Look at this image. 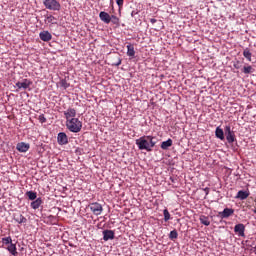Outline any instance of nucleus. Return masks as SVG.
I'll list each match as a JSON object with an SVG mask.
<instances>
[{"mask_svg": "<svg viewBox=\"0 0 256 256\" xmlns=\"http://www.w3.org/2000/svg\"><path fill=\"white\" fill-rule=\"evenodd\" d=\"M110 23H112L113 25H117V27H119V17L115 16V15H111L110 16Z\"/></svg>", "mask_w": 256, "mask_h": 256, "instance_id": "nucleus-24", "label": "nucleus"}, {"mask_svg": "<svg viewBox=\"0 0 256 256\" xmlns=\"http://www.w3.org/2000/svg\"><path fill=\"white\" fill-rule=\"evenodd\" d=\"M253 71H255L253 69V66H244V68H243V73H245V75H249V74L253 73Z\"/></svg>", "mask_w": 256, "mask_h": 256, "instance_id": "nucleus-26", "label": "nucleus"}, {"mask_svg": "<svg viewBox=\"0 0 256 256\" xmlns=\"http://www.w3.org/2000/svg\"><path fill=\"white\" fill-rule=\"evenodd\" d=\"M16 149L19 153H27L30 149V145L25 142H20L17 144Z\"/></svg>", "mask_w": 256, "mask_h": 256, "instance_id": "nucleus-9", "label": "nucleus"}, {"mask_svg": "<svg viewBox=\"0 0 256 256\" xmlns=\"http://www.w3.org/2000/svg\"><path fill=\"white\" fill-rule=\"evenodd\" d=\"M234 68L241 69V62L237 61L236 63H234Z\"/></svg>", "mask_w": 256, "mask_h": 256, "instance_id": "nucleus-34", "label": "nucleus"}, {"mask_svg": "<svg viewBox=\"0 0 256 256\" xmlns=\"http://www.w3.org/2000/svg\"><path fill=\"white\" fill-rule=\"evenodd\" d=\"M127 56L128 57H135V46L133 44H128L127 46Z\"/></svg>", "mask_w": 256, "mask_h": 256, "instance_id": "nucleus-18", "label": "nucleus"}, {"mask_svg": "<svg viewBox=\"0 0 256 256\" xmlns=\"http://www.w3.org/2000/svg\"><path fill=\"white\" fill-rule=\"evenodd\" d=\"M172 145H173V140L168 139L161 143V149H163L164 151H167V149H169V147H171Z\"/></svg>", "mask_w": 256, "mask_h": 256, "instance_id": "nucleus-19", "label": "nucleus"}, {"mask_svg": "<svg viewBox=\"0 0 256 256\" xmlns=\"http://www.w3.org/2000/svg\"><path fill=\"white\" fill-rule=\"evenodd\" d=\"M47 21H48V23H51L52 25L57 24V18H55V16H53V15L48 16Z\"/></svg>", "mask_w": 256, "mask_h": 256, "instance_id": "nucleus-28", "label": "nucleus"}, {"mask_svg": "<svg viewBox=\"0 0 256 256\" xmlns=\"http://www.w3.org/2000/svg\"><path fill=\"white\" fill-rule=\"evenodd\" d=\"M38 120L40 123H47V118H45V115L44 114H41L39 117H38Z\"/></svg>", "mask_w": 256, "mask_h": 256, "instance_id": "nucleus-32", "label": "nucleus"}, {"mask_svg": "<svg viewBox=\"0 0 256 256\" xmlns=\"http://www.w3.org/2000/svg\"><path fill=\"white\" fill-rule=\"evenodd\" d=\"M199 219L202 225H205L206 227H209L211 225V220H209V216L201 215Z\"/></svg>", "mask_w": 256, "mask_h": 256, "instance_id": "nucleus-17", "label": "nucleus"}, {"mask_svg": "<svg viewBox=\"0 0 256 256\" xmlns=\"http://www.w3.org/2000/svg\"><path fill=\"white\" fill-rule=\"evenodd\" d=\"M215 136L217 137V139H220V141H225V132H223V129H221V127L216 128Z\"/></svg>", "mask_w": 256, "mask_h": 256, "instance_id": "nucleus-15", "label": "nucleus"}, {"mask_svg": "<svg viewBox=\"0 0 256 256\" xmlns=\"http://www.w3.org/2000/svg\"><path fill=\"white\" fill-rule=\"evenodd\" d=\"M224 133H225V135H227L229 133H233V130H231V126H229V125L225 126Z\"/></svg>", "mask_w": 256, "mask_h": 256, "instance_id": "nucleus-33", "label": "nucleus"}, {"mask_svg": "<svg viewBox=\"0 0 256 256\" xmlns=\"http://www.w3.org/2000/svg\"><path fill=\"white\" fill-rule=\"evenodd\" d=\"M2 243L4 245H10L13 243V239H11V237L2 238Z\"/></svg>", "mask_w": 256, "mask_h": 256, "instance_id": "nucleus-30", "label": "nucleus"}, {"mask_svg": "<svg viewBox=\"0 0 256 256\" xmlns=\"http://www.w3.org/2000/svg\"><path fill=\"white\" fill-rule=\"evenodd\" d=\"M13 218L16 223H27V218H25L21 212L14 213Z\"/></svg>", "mask_w": 256, "mask_h": 256, "instance_id": "nucleus-13", "label": "nucleus"}, {"mask_svg": "<svg viewBox=\"0 0 256 256\" xmlns=\"http://www.w3.org/2000/svg\"><path fill=\"white\" fill-rule=\"evenodd\" d=\"M177 237H179L177 230H172L169 234V239H171L173 241V240L177 239Z\"/></svg>", "mask_w": 256, "mask_h": 256, "instance_id": "nucleus-27", "label": "nucleus"}, {"mask_svg": "<svg viewBox=\"0 0 256 256\" xmlns=\"http://www.w3.org/2000/svg\"><path fill=\"white\" fill-rule=\"evenodd\" d=\"M234 232L239 236V237H244L245 236V224H236L234 227Z\"/></svg>", "mask_w": 256, "mask_h": 256, "instance_id": "nucleus-7", "label": "nucleus"}, {"mask_svg": "<svg viewBox=\"0 0 256 256\" xmlns=\"http://www.w3.org/2000/svg\"><path fill=\"white\" fill-rule=\"evenodd\" d=\"M234 213L235 210L233 208H225L222 212L218 213V217H220V219H229Z\"/></svg>", "mask_w": 256, "mask_h": 256, "instance_id": "nucleus-5", "label": "nucleus"}, {"mask_svg": "<svg viewBox=\"0 0 256 256\" xmlns=\"http://www.w3.org/2000/svg\"><path fill=\"white\" fill-rule=\"evenodd\" d=\"M43 5L49 11H61V3L57 0H43Z\"/></svg>", "mask_w": 256, "mask_h": 256, "instance_id": "nucleus-3", "label": "nucleus"}, {"mask_svg": "<svg viewBox=\"0 0 256 256\" xmlns=\"http://www.w3.org/2000/svg\"><path fill=\"white\" fill-rule=\"evenodd\" d=\"M136 145L140 151H153V147L157 145L155 142V137L153 136H142L139 139H136Z\"/></svg>", "mask_w": 256, "mask_h": 256, "instance_id": "nucleus-1", "label": "nucleus"}, {"mask_svg": "<svg viewBox=\"0 0 256 256\" xmlns=\"http://www.w3.org/2000/svg\"><path fill=\"white\" fill-rule=\"evenodd\" d=\"M90 211H92L93 215L99 216L103 213V205L98 202H93L88 205Z\"/></svg>", "mask_w": 256, "mask_h": 256, "instance_id": "nucleus-4", "label": "nucleus"}, {"mask_svg": "<svg viewBox=\"0 0 256 256\" xmlns=\"http://www.w3.org/2000/svg\"><path fill=\"white\" fill-rule=\"evenodd\" d=\"M42 204H43V200L41 198H37L36 200L31 202L30 205L32 209H39V207H41Z\"/></svg>", "mask_w": 256, "mask_h": 256, "instance_id": "nucleus-20", "label": "nucleus"}, {"mask_svg": "<svg viewBox=\"0 0 256 256\" xmlns=\"http://www.w3.org/2000/svg\"><path fill=\"white\" fill-rule=\"evenodd\" d=\"M69 83L67 82V80H65V79H62L61 81H60V87H62L63 89H68V87H69Z\"/></svg>", "mask_w": 256, "mask_h": 256, "instance_id": "nucleus-31", "label": "nucleus"}, {"mask_svg": "<svg viewBox=\"0 0 256 256\" xmlns=\"http://www.w3.org/2000/svg\"><path fill=\"white\" fill-rule=\"evenodd\" d=\"M247 197H249V192L243 190L238 191L236 195V199H240L241 201H245Z\"/></svg>", "mask_w": 256, "mask_h": 256, "instance_id": "nucleus-16", "label": "nucleus"}, {"mask_svg": "<svg viewBox=\"0 0 256 256\" xmlns=\"http://www.w3.org/2000/svg\"><path fill=\"white\" fill-rule=\"evenodd\" d=\"M104 241H109L110 239H115V232L113 230H104L103 231Z\"/></svg>", "mask_w": 256, "mask_h": 256, "instance_id": "nucleus-14", "label": "nucleus"}, {"mask_svg": "<svg viewBox=\"0 0 256 256\" xmlns=\"http://www.w3.org/2000/svg\"><path fill=\"white\" fill-rule=\"evenodd\" d=\"M118 7H123L124 0H116Z\"/></svg>", "mask_w": 256, "mask_h": 256, "instance_id": "nucleus-35", "label": "nucleus"}, {"mask_svg": "<svg viewBox=\"0 0 256 256\" xmlns=\"http://www.w3.org/2000/svg\"><path fill=\"white\" fill-rule=\"evenodd\" d=\"M113 65H115L116 67H119V65H121V59L118 58V61L116 63H114Z\"/></svg>", "mask_w": 256, "mask_h": 256, "instance_id": "nucleus-36", "label": "nucleus"}, {"mask_svg": "<svg viewBox=\"0 0 256 256\" xmlns=\"http://www.w3.org/2000/svg\"><path fill=\"white\" fill-rule=\"evenodd\" d=\"M16 87L18 89H29L31 87V80L24 79L22 82H17Z\"/></svg>", "mask_w": 256, "mask_h": 256, "instance_id": "nucleus-12", "label": "nucleus"}, {"mask_svg": "<svg viewBox=\"0 0 256 256\" xmlns=\"http://www.w3.org/2000/svg\"><path fill=\"white\" fill-rule=\"evenodd\" d=\"M66 127L71 133H79L83 128V123L78 120V118H72L71 120L66 121Z\"/></svg>", "mask_w": 256, "mask_h": 256, "instance_id": "nucleus-2", "label": "nucleus"}, {"mask_svg": "<svg viewBox=\"0 0 256 256\" xmlns=\"http://www.w3.org/2000/svg\"><path fill=\"white\" fill-rule=\"evenodd\" d=\"M243 56L245 57V59H247V61H251L252 54L249 48L244 49Z\"/></svg>", "mask_w": 256, "mask_h": 256, "instance_id": "nucleus-25", "label": "nucleus"}, {"mask_svg": "<svg viewBox=\"0 0 256 256\" xmlns=\"http://www.w3.org/2000/svg\"><path fill=\"white\" fill-rule=\"evenodd\" d=\"M157 21V19H155V18H151L150 19V23H152V25H155V22Z\"/></svg>", "mask_w": 256, "mask_h": 256, "instance_id": "nucleus-37", "label": "nucleus"}, {"mask_svg": "<svg viewBox=\"0 0 256 256\" xmlns=\"http://www.w3.org/2000/svg\"><path fill=\"white\" fill-rule=\"evenodd\" d=\"M226 140L229 144L235 143V141H237V138H235V132H230L226 134Z\"/></svg>", "mask_w": 256, "mask_h": 256, "instance_id": "nucleus-22", "label": "nucleus"}, {"mask_svg": "<svg viewBox=\"0 0 256 256\" xmlns=\"http://www.w3.org/2000/svg\"><path fill=\"white\" fill-rule=\"evenodd\" d=\"M99 17L103 23H106V25H109V23H111V15H109V13L101 11L99 13Z\"/></svg>", "mask_w": 256, "mask_h": 256, "instance_id": "nucleus-10", "label": "nucleus"}, {"mask_svg": "<svg viewBox=\"0 0 256 256\" xmlns=\"http://www.w3.org/2000/svg\"><path fill=\"white\" fill-rule=\"evenodd\" d=\"M39 37H40L41 41H44L46 43L53 39V36L50 34L49 31L40 32Z\"/></svg>", "mask_w": 256, "mask_h": 256, "instance_id": "nucleus-11", "label": "nucleus"}, {"mask_svg": "<svg viewBox=\"0 0 256 256\" xmlns=\"http://www.w3.org/2000/svg\"><path fill=\"white\" fill-rule=\"evenodd\" d=\"M26 196L28 199H30V201H35V199H37V192L28 191L26 192Z\"/></svg>", "mask_w": 256, "mask_h": 256, "instance_id": "nucleus-23", "label": "nucleus"}, {"mask_svg": "<svg viewBox=\"0 0 256 256\" xmlns=\"http://www.w3.org/2000/svg\"><path fill=\"white\" fill-rule=\"evenodd\" d=\"M253 213H256V208L252 209Z\"/></svg>", "mask_w": 256, "mask_h": 256, "instance_id": "nucleus-38", "label": "nucleus"}, {"mask_svg": "<svg viewBox=\"0 0 256 256\" xmlns=\"http://www.w3.org/2000/svg\"><path fill=\"white\" fill-rule=\"evenodd\" d=\"M163 215H164V221H169V219H171V214L169 213V210L164 209Z\"/></svg>", "mask_w": 256, "mask_h": 256, "instance_id": "nucleus-29", "label": "nucleus"}, {"mask_svg": "<svg viewBox=\"0 0 256 256\" xmlns=\"http://www.w3.org/2000/svg\"><path fill=\"white\" fill-rule=\"evenodd\" d=\"M57 141L59 145H67L69 143V138L67 137V134L64 132H60L57 137Z\"/></svg>", "mask_w": 256, "mask_h": 256, "instance_id": "nucleus-8", "label": "nucleus"}, {"mask_svg": "<svg viewBox=\"0 0 256 256\" xmlns=\"http://www.w3.org/2000/svg\"><path fill=\"white\" fill-rule=\"evenodd\" d=\"M9 253H11V255L13 256H17V246L15 244H13V242L11 244H8L7 247Z\"/></svg>", "mask_w": 256, "mask_h": 256, "instance_id": "nucleus-21", "label": "nucleus"}, {"mask_svg": "<svg viewBox=\"0 0 256 256\" xmlns=\"http://www.w3.org/2000/svg\"><path fill=\"white\" fill-rule=\"evenodd\" d=\"M64 115L66 121H71V119H75V117H77V110L74 108H68L66 111H64Z\"/></svg>", "mask_w": 256, "mask_h": 256, "instance_id": "nucleus-6", "label": "nucleus"}]
</instances>
